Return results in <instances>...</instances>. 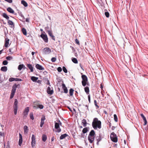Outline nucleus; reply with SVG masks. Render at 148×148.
Returning a JSON list of instances; mask_svg holds the SVG:
<instances>
[{"label": "nucleus", "instance_id": "f257e3e1", "mask_svg": "<svg viewBox=\"0 0 148 148\" xmlns=\"http://www.w3.org/2000/svg\"><path fill=\"white\" fill-rule=\"evenodd\" d=\"M92 126L95 130H96L97 128L100 129L101 128V122L97 118H94L92 122Z\"/></svg>", "mask_w": 148, "mask_h": 148}, {"label": "nucleus", "instance_id": "f03ea898", "mask_svg": "<svg viewBox=\"0 0 148 148\" xmlns=\"http://www.w3.org/2000/svg\"><path fill=\"white\" fill-rule=\"evenodd\" d=\"M19 86L20 84H19L16 85V84L13 85L12 87V89L11 90V92L10 96V99H12L13 97L16 92V88L18 86Z\"/></svg>", "mask_w": 148, "mask_h": 148}, {"label": "nucleus", "instance_id": "7ed1b4c3", "mask_svg": "<svg viewBox=\"0 0 148 148\" xmlns=\"http://www.w3.org/2000/svg\"><path fill=\"white\" fill-rule=\"evenodd\" d=\"M82 78V85L83 86H85L87 84V82L88 81V78L86 76L84 75H83L81 73Z\"/></svg>", "mask_w": 148, "mask_h": 148}, {"label": "nucleus", "instance_id": "20e7f679", "mask_svg": "<svg viewBox=\"0 0 148 148\" xmlns=\"http://www.w3.org/2000/svg\"><path fill=\"white\" fill-rule=\"evenodd\" d=\"M111 140L114 143H116L118 141L117 136L114 132H112L110 136Z\"/></svg>", "mask_w": 148, "mask_h": 148}, {"label": "nucleus", "instance_id": "39448f33", "mask_svg": "<svg viewBox=\"0 0 148 148\" xmlns=\"http://www.w3.org/2000/svg\"><path fill=\"white\" fill-rule=\"evenodd\" d=\"M51 52V49L48 47H45L42 50V53L44 55L48 54Z\"/></svg>", "mask_w": 148, "mask_h": 148}, {"label": "nucleus", "instance_id": "423d86ee", "mask_svg": "<svg viewBox=\"0 0 148 148\" xmlns=\"http://www.w3.org/2000/svg\"><path fill=\"white\" fill-rule=\"evenodd\" d=\"M55 128L56 130V132L59 133L61 131V129L60 127L59 124L58 123L56 122L55 124Z\"/></svg>", "mask_w": 148, "mask_h": 148}, {"label": "nucleus", "instance_id": "0eeeda50", "mask_svg": "<svg viewBox=\"0 0 148 148\" xmlns=\"http://www.w3.org/2000/svg\"><path fill=\"white\" fill-rule=\"evenodd\" d=\"M29 111V107H27L25 108V110L23 112L24 118H25L27 117Z\"/></svg>", "mask_w": 148, "mask_h": 148}, {"label": "nucleus", "instance_id": "6e6552de", "mask_svg": "<svg viewBox=\"0 0 148 148\" xmlns=\"http://www.w3.org/2000/svg\"><path fill=\"white\" fill-rule=\"evenodd\" d=\"M31 145L32 147H35V145L36 144L35 137L34 135L32 134V137Z\"/></svg>", "mask_w": 148, "mask_h": 148}, {"label": "nucleus", "instance_id": "1a4fd4ad", "mask_svg": "<svg viewBox=\"0 0 148 148\" xmlns=\"http://www.w3.org/2000/svg\"><path fill=\"white\" fill-rule=\"evenodd\" d=\"M40 36L43 39L45 42H48V38L47 35L42 34Z\"/></svg>", "mask_w": 148, "mask_h": 148}, {"label": "nucleus", "instance_id": "9d476101", "mask_svg": "<svg viewBox=\"0 0 148 148\" xmlns=\"http://www.w3.org/2000/svg\"><path fill=\"white\" fill-rule=\"evenodd\" d=\"M95 136H88V139L89 142L92 143L93 142L94 140Z\"/></svg>", "mask_w": 148, "mask_h": 148}, {"label": "nucleus", "instance_id": "9b49d317", "mask_svg": "<svg viewBox=\"0 0 148 148\" xmlns=\"http://www.w3.org/2000/svg\"><path fill=\"white\" fill-rule=\"evenodd\" d=\"M96 138L97 140V144L98 145H99V142L102 139V136L99 134V136H97L96 137Z\"/></svg>", "mask_w": 148, "mask_h": 148}, {"label": "nucleus", "instance_id": "f8f14e48", "mask_svg": "<svg viewBox=\"0 0 148 148\" xmlns=\"http://www.w3.org/2000/svg\"><path fill=\"white\" fill-rule=\"evenodd\" d=\"M62 88L64 90V92L65 93H67L68 92V90L65 84L63 83L62 84Z\"/></svg>", "mask_w": 148, "mask_h": 148}, {"label": "nucleus", "instance_id": "ddd939ff", "mask_svg": "<svg viewBox=\"0 0 148 148\" xmlns=\"http://www.w3.org/2000/svg\"><path fill=\"white\" fill-rule=\"evenodd\" d=\"M47 92L48 94L50 95H52L53 92V89H52V90H51V88L50 87H48Z\"/></svg>", "mask_w": 148, "mask_h": 148}, {"label": "nucleus", "instance_id": "4468645a", "mask_svg": "<svg viewBox=\"0 0 148 148\" xmlns=\"http://www.w3.org/2000/svg\"><path fill=\"white\" fill-rule=\"evenodd\" d=\"M35 67L37 69L40 70H44V68L41 65L38 64H36Z\"/></svg>", "mask_w": 148, "mask_h": 148}, {"label": "nucleus", "instance_id": "2eb2a0df", "mask_svg": "<svg viewBox=\"0 0 148 148\" xmlns=\"http://www.w3.org/2000/svg\"><path fill=\"white\" fill-rule=\"evenodd\" d=\"M9 40H10L8 38L5 39L4 46L5 47H8Z\"/></svg>", "mask_w": 148, "mask_h": 148}, {"label": "nucleus", "instance_id": "dca6fc26", "mask_svg": "<svg viewBox=\"0 0 148 148\" xmlns=\"http://www.w3.org/2000/svg\"><path fill=\"white\" fill-rule=\"evenodd\" d=\"M45 119V117L44 116L42 117L41 119V122L40 124V127H42L44 123V121Z\"/></svg>", "mask_w": 148, "mask_h": 148}, {"label": "nucleus", "instance_id": "f3484780", "mask_svg": "<svg viewBox=\"0 0 148 148\" xmlns=\"http://www.w3.org/2000/svg\"><path fill=\"white\" fill-rule=\"evenodd\" d=\"M19 139L18 142V144L20 146H21V145L23 141L22 136L20 133H19Z\"/></svg>", "mask_w": 148, "mask_h": 148}, {"label": "nucleus", "instance_id": "a211bd4d", "mask_svg": "<svg viewBox=\"0 0 148 148\" xmlns=\"http://www.w3.org/2000/svg\"><path fill=\"white\" fill-rule=\"evenodd\" d=\"M22 68L25 69H26L25 66L23 64H20L18 66V69L19 70H21Z\"/></svg>", "mask_w": 148, "mask_h": 148}, {"label": "nucleus", "instance_id": "6ab92c4d", "mask_svg": "<svg viewBox=\"0 0 148 148\" xmlns=\"http://www.w3.org/2000/svg\"><path fill=\"white\" fill-rule=\"evenodd\" d=\"M27 66L30 70V71L31 72H33V67L32 66L31 64H27Z\"/></svg>", "mask_w": 148, "mask_h": 148}, {"label": "nucleus", "instance_id": "aec40b11", "mask_svg": "<svg viewBox=\"0 0 148 148\" xmlns=\"http://www.w3.org/2000/svg\"><path fill=\"white\" fill-rule=\"evenodd\" d=\"M7 10L10 13L14 14V10L10 7H8L7 9Z\"/></svg>", "mask_w": 148, "mask_h": 148}, {"label": "nucleus", "instance_id": "412c9836", "mask_svg": "<svg viewBox=\"0 0 148 148\" xmlns=\"http://www.w3.org/2000/svg\"><path fill=\"white\" fill-rule=\"evenodd\" d=\"M68 136V135L66 134H62L60 136V140H62Z\"/></svg>", "mask_w": 148, "mask_h": 148}, {"label": "nucleus", "instance_id": "4be33fe9", "mask_svg": "<svg viewBox=\"0 0 148 148\" xmlns=\"http://www.w3.org/2000/svg\"><path fill=\"white\" fill-rule=\"evenodd\" d=\"M34 108L36 109L39 108L40 109H42L44 108V106L42 105L39 104L38 105V107H36V106H34Z\"/></svg>", "mask_w": 148, "mask_h": 148}, {"label": "nucleus", "instance_id": "5701e85b", "mask_svg": "<svg viewBox=\"0 0 148 148\" xmlns=\"http://www.w3.org/2000/svg\"><path fill=\"white\" fill-rule=\"evenodd\" d=\"M95 133L94 131L93 130H92L90 132L89 134V136H95Z\"/></svg>", "mask_w": 148, "mask_h": 148}, {"label": "nucleus", "instance_id": "b1692460", "mask_svg": "<svg viewBox=\"0 0 148 148\" xmlns=\"http://www.w3.org/2000/svg\"><path fill=\"white\" fill-rule=\"evenodd\" d=\"M84 90L87 94H89V87L86 86L84 88Z\"/></svg>", "mask_w": 148, "mask_h": 148}, {"label": "nucleus", "instance_id": "393cba45", "mask_svg": "<svg viewBox=\"0 0 148 148\" xmlns=\"http://www.w3.org/2000/svg\"><path fill=\"white\" fill-rule=\"evenodd\" d=\"M1 70L3 72H6L7 70V67L6 66H2L1 67Z\"/></svg>", "mask_w": 148, "mask_h": 148}, {"label": "nucleus", "instance_id": "a878e982", "mask_svg": "<svg viewBox=\"0 0 148 148\" xmlns=\"http://www.w3.org/2000/svg\"><path fill=\"white\" fill-rule=\"evenodd\" d=\"M38 78L37 77H35L34 76H32L31 77V80L34 82H36L37 80L38 79Z\"/></svg>", "mask_w": 148, "mask_h": 148}, {"label": "nucleus", "instance_id": "bb28decb", "mask_svg": "<svg viewBox=\"0 0 148 148\" xmlns=\"http://www.w3.org/2000/svg\"><path fill=\"white\" fill-rule=\"evenodd\" d=\"M82 123L83 124L84 127H85L86 126L87 123L85 119H83L82 120Z\"/></svg>", "mask_w": 148, "mask_h": 148}, {"label": "nucleus", "instance_id": "cd10ccee", "mask_svg": "<svg viewBox=\"0 0 148 148\" xmlns=\"http://www.w3.org/2000/svg\"><path fill=\"white\" fill-rule=\"evenodd\" d=\"M42 141L44 142H45L47 139V136L45 134H43L42 135Z\"/></svg>", "mask_w": 148, "mask_h": 148}, {"label": "nucleus", "instance_id": "c85d7f7f", "mask_svg": "<svg viewBox=\"0 0 148 148\" xmlns=\"http://www.w3.org/2000/svg\"><path fill=\"white\" fill-rule=\"evenodd\" d=\"M24 130L25 133H27L28 132V128L27 126L25 125L24 127Z\"/></svg>", "mask_w": 148, "mask_h": 148}, {"label": "nucleus", "instance_id": "c756f323", "mask_svg": "<svg viewBox=\"0 0 148 148\" xmlns=\"http://www.w3.org/2000/svg\"><path fill=\"white\" fill-rule=\"evenodd\" d=\"M74 90L72 88H71L69 90V94L70 96H72L73 95Z\"/></svg>", "mask_w": 148, "mask_h": 148}, {"label": "nucleus", "instance_id": "7c9ffc66", "mask_svg": "<svg viewBox=\"0 0 148 148\" xmlns=\"http://www.w3.org/2000/svg\"><path fill=\"white\" fill-rule=\"evenodd\" d=\"M8 23L9 25H11L12 26H14V23L12 21L9 20H8Z\"/></svg>", "mask_w": 148, "mask_h": 148}, {"label": "nucleus", "instance_id": "2f4dec72", "mask_svg": "<svg viewBox=\"0 0 148 148\" xmlns=\"http://www.w3.org/2000/svg\"><path fill=\"white\" fill-rule=\"evenodd\" d=\"M21 3L25 7H27V2L24 0H22L21 1Z\"/></svg>", "mask_w": 148, "mask_h": 148}, {"label": "nucleus", "instance_id": "473e14b6", "mask_svg": "<svg viewBox=\"0 0 148 148\" xmlns=\"http://www.w3.org/2000/svg\"><path fill=\"white\" fill-rule=\"evenodd\" d=\"M2 16L3 17L5 18L7 20H8L9 18V17L8 15L5 13H3L2 14Z\"/></svg>", "mask_w": 148, "mask_h": 148}, {"label": "nucleus", "instance_id": "72a5a7b5", "mask_svg": "<svg viewBox=\"0 0 148 148\" xmlns=\"http://www.w3.org/2000/svg\"><path fill=\"white\" fill-rule=\"evenodd\" d=\"M105 15L106 17L107 18H108L109 16V13L107 11V10H105Z\"/></svg>", "mask_w": 148, "mask_h": 148}, {"label": "nucleus", "instance_id": "f704fd0d", "mask_svg": "<svg viewBox=\"0 0 148 148\" xmlns=\"http://www.w3.org/2000/svg\"><path fill=\"white\" fill-rule=\"evenodd\" d=\"M22 32L24 35H27V31L26 29L24 28H23L22 29Z\"/></svg>", "mask_w": 148, "mask_h": 148}, {"label": "nucleus", "instance_id": "c9c22d12", "mask_svg": "<svg viewBox=\"0 0 148 148\" xmlns=\"http://www.w3.org/2000/svg\"><path fill=\"white\" fill-rule=\"evenodd\" d=\"M72 60L73 63H74L75 64H77V63H78L77 60V59L76 58H72Z\"/></svg>", "mask_w": 148, "mask_h": 148}, {"label": "nucleus", "instance_id": "e433bc0d", "mask_svg": "<svg viewBox=\"0 0 148 148\" xmlns=\"http://www.w3.org/2000/svg\"><path fill=\"white\" fill-rule=\"evenodd\" d=\"M45 30L47 32L49 31H51V29H50V28L48 26L45 27Z\"/></svg>", "mask_w": 148, "mask_h": 148}, {"label": "nucleus", "instance_id": "4c0bfd02", "mask_svg": "<svg viewBox=\"0 0 148 148\" xmlns=\"http://www.w3.org/2000/svg\"><path fill=\"white\" fill-rule=\"evenodd\" d=\"M88 131V130L87 127H85V128H84L83 129V130L82 132L84 134L86 133V132H87Z\"/></svg>", "mask_w": 148, "mask_h": 148}, {"label": "nucleus", "instance_id": "58836bf2", "mask_svg": "<svg viewBox=\"0 0 148 148\" xmlns=\"http://www.w3.org/2000/svg\"><path fill=\"white\" fill-rule=\"evenodd\" d=\"M82 108L84 109V110H88V106L87 105H83L82 106Z\"/></svg>", "mask_w": 148, "mask_h": 148}, {"label": "nucleus", "instance_id": "ea45409f", "mask_svg": "<svg viewBox=\"0 0 148 148\" xmlns=\"http://www.w3.org/2000/svg\"><path fill=\"white\" fill-rule=\"evenodd\" d=\"M29 116L31 119L32 120L34 119V117L33 113L32 112L30 113Z\"/></svg>", "mask_w": 148, "mask_h": 148}, {"label": "nucleus", "instance_id": "a19ab883", "mask_svg": "<svg viewBox=\"0 0 148 148\" xmlns=\"http://www.w3.org/2000/svg\"><path fill=\"white\" fill-rule=\"evenodd\" d=\"M114 119L116 122H117L118 121L117 117L116 115V114H114Z\"/></svg>", "mask_w": 148, "mask_h": 148}, {"label": "nucleus", "instance_id": "79ce46f5", "mask_svg": "<svg viewBox=\"0 0 148 148\" xmlns=\"http://www.w3.org/2000/svg\"><path fill=\"white\" fill-rule=\"evenodd\" d=\"M18 101L17 99H15L14 100V106H18Z\"/></svg>", "mask_w": 148, "mask_h": 148}, {"label": "nucleus", "instance_id": "37998d69", "mask_svg": "<svg viewBox=\"0 0 148 148\" xmlns=\"http://www.w3.org/2000/svg\"><path fill=\"white\" fill-rule=\"evenodd\" d=\"M15 78L13 77H11L9 79V81L10 82H12L13 81H15Z\"/></svg>", "mask_w": 148, "mask_h": 148}, {"label": "nucleus", "instance_id": "c03bdc74", "mask_svg": "<svg viewBox=\"0 0 148 148\" xmlns=\"http://www.w3.org/2000/svg\"><path fill=\"white\" fill-rule=\"evenodd\" d=\"M63 70L65 73H67V70L66 69V67L64 66H63L62 68Z\"/></svg>", "mask_w": 148, "mask_h": 148}, {"label": "nucleus", "instance_id": "a18cd8bd", "mask_svg": "<svg viewBox=\"0 0 148 148\" xmlns=\"http://www.w3.org/2000/svg\"><path fill=\"white\" fill-rule=\"evenodd\" d=\"M56 60V58L55 57L52 58L51 59V61L53 62H55Z\"/></svg>", "mask_w": 148, "mask_h": 148}, {"label": "nucleus", "instance_id": "49530a36", "mask_svg": "<svg viewBox=\"0 0 148 148\" xmlns=\"http://www.w3.org/2000/svg\"><path fill=\"white\" fill-rule=\"evenodd\" d=\"M6 58L8 60H10L12 59V56H8Z\"/></svg>", "mask_w": 148, "mask_h": 148}, {"label": "nucleus", "instance_id": "de8ad7c7", "mask_svg": "<svg viewBox=\"0 0 148 148\" xmlns=\"http://www.w3.org/2000/svg\"><path fill=\"white\" fill-rule=\"evenodd\" d=\"M8 63V62L6 60H4L3 62V65H6Z\"/></svg>", "mask_w": 148, "mask_h": 148}, {"label": "nucleus", "instance_id": "09e8293b", "mask_svg": "<svg viewBox=\"0 0 148 148\" xmlns=\"http://www.w3.org/2000/svg\"><path fill=\"white\" fill-rule=\"evenodd\" d=\"M94 103L95 106L97 107L98 108H99V106L97 105V102L96 100H94Z\"/></svg>", "mask_w": 148, "mask_h": 148}, {"label": "nucleus", "instance_id": "8fccbe9b", "mask_svg": "<svg viewBox=\"0 0 148 148\" xmlns=\"http://www.w3.org/2000/svg\"><path fill=\"white\" fill-rule=\"evenodd\" d=\"M22 80L21 79L15 78V81H21Z\"/></svg>", "mask_w": 148, "mask_h": 148}, {"label": "nucleus", "instance_id": "3c124183", "mask_svg": "<svg viewBox=\"0 0 148 148\" xmlns=\"http://www.w3.org/2000/svg\"><path fill=\"white\" fill-rule=\"evenodd\" d=\"M57 70L59 72H60L62 71V69L61 67H59L57 68Z\"/></svg>", "mask_w": 148, "mask_h": 148}, {"label": "nucleus", "instance_id": "603ef678", "mask_svg": "<svg viewBox=\"0 0 148 148\" xmlns=\"http://www.w3.org/2000/svg\"><path fill=\"white\" fill-rule=\"evenodd\" d=\"M14 110L17 111L18 106H14Z\"/></svg>", "mask_w": 148, "mask_h": 148}, {"label": "nucleus", "instance_id": "864d4df0", "mask_svg": "<svg viewBox=\"0 0 148 148\" xmlns=\"http://www.w3.org/2000/svg\"><path fill=\"white\" fill-rule=\"evenodd\" d=\"M48 34L49 35V36H50L51 35H52V31L51 30L50 31H49L48 32H47Z\"/></svg>", "mask_w": 148, "mask_h": 148}, {"label": "nucleus", "instance_id": "5fc2aeb1", "mask_svg": "<svg viewBox=\"0 0 148 148\" xmlns=\"http://www.w3.org/2000/svg\"><path fill=\"white\" fill-rule=\"evenodd\" d=\"M88 99L89 103H90V95L89 94L88 95Z\"/></svg>", "mask_w": 148, "mask_h": 148}, {"label": "nucleus", "instance_id": "6e6d98bb", "mask_svg": "<svg viewBox=\"0 0 148 148\" xmlns=\"http://www.w3.org/2000/svg\"><path fill=\"white\" fill-rule=\"evenodd\" d=\"M75 41L76 43V44H77L78 45H79V40H78V39H75Z\"/></svg>", "mask_w": 148, "mask_h": 148}, {"label": "nucleus", "instance_id": "4d7b16f0", "mask_svg": "<svg viewBox=\"0 0 148 148\" xmlns=\"http://www.w3.org/2000/svg\"><path fill=\"white\" fill-rule=\"evenodd\" d=\"M51 37V38L52 40H55V38L54 36L53 35H52L50 36Z\"/></svg>", "mask_w": 148, "mask_h": 148}, {"label": "nucleus", "instance_id": "13d9d810", "mask_svg": "<svg viewBox=\"0 0 148 148\" xmlns=\"http://www.w3.org/2000/svg\"><path fill=\"white\" fill-rule=\"evenodd\" d=\"M1 76V74H0V83H1L3 81V80L2 79Z\"/></svg>", "mask_w": 148, "mask_h": 148}, {"label": "nucleus", "instance_id": "bf43d9fd", "mask_svg": "<svg viewBox=\"0 0 148 148\" xmlns=\"http://www.w3.org/2000/svg\"><path fill=\"white\" fill-rule=\"evenodd\" d=\"M5 1L9 3H11L12 2V0H4Z\"/></svg>", "mask_w": 148, "mask_h": 148}, {"label": "nucleus", "instance_id": "052dcab7", "mask_svg": "<svg viewBox=\"0 0 148 148\" xmlns=\"http://www.w3.org/2000/svg\"><path fill=\"white\" fill-rule=\"evenodd\" d=\"M3 134L1 132H0V137L3 136Z\"/></svg>", "mask_w": 148, "mask_h": 148}, {"label": "nucleus", "instance_id": "680f3d73", "mask_svg": "<svg viewBox=\"0 0 148 148\" xmlns=\"http://www.w3.org/2000/svg\"><path fill=\"white\" fill-rule=\"evenodd\" d=\"M140 116L141 117L143 118V119L145 117L144 115L143 114H141Z\"/></svg>", "mask_w": 148, "mask_h": 148}, {"label": "nucleus", "instance_id": "e2e57ef3", "mask_svg": "<svg viewBox=\"0 0 148 148\" xmlns=\"http://www.w3.org/2000/svg\"><path fill=\"white\" fill-rule=\"evenodd\" d=\"M47 85H49V86H50V82L48 80L47 81Z\"/></svg>", "mask_w": 148, "mask_h": 148}, {"label": "nucleus", "instance_id": "0e129e2a", "mask_svg": "<svg viewBox=\"0 0 148 148\" xmlns=\"http://www.w3.org/2000/svg\"><path fill=\"white\" fill-rule=\"evenodd\" d=\"M115 128V127L114 126H113L112 127V130H114Z\"/></svg>", "mask_w": 148, "mask_h": 148}, {"label": "nucleus", "instance_id": "69168bd1", "mask_svg": "<svg viewBox=\"0 0 148 148\" xmlns=\"http://www.w3.org/2000/svg\"><path fill=\"white\" fill-rule=\"evenodd\" d=\"M147 121H144V125H145L147 124Z\"/></svg>", "mask_w": 148, "mask_h": 148}, {"label": "nucleus", "instance_id": "338daca9", "mask_svg": "<svg viewBox=\"0 0 148 148\" xmlns=\"http://www.w3.org/2000/svg\"><path fill=\"white\" fill-rule=\"evenodd\" d=\"M35 53V52H32V55L33 57H34V55Z\"/></svg>", "mask_w": 148, "mask_h": 148}, {"label": "nucleus", "instance_id": "774afa93", "mask_svg": "<svg viewBox=\"0 0 148 148\" xmlns=\"http://www.w3.org/2000/svg\"><path fill=\"white\" fill-rule=\"evenodd\" d=\"M26 21L27 22H29V19L28 18H26Z\"/></svg>", "mask_w": 148, "mask_h": 148}]
</instances>
